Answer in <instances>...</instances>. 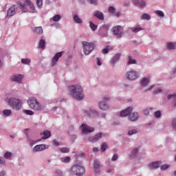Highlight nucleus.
Wrapping results in <instances>:
<instances>
[{
  "instance_id": "20e7f679",
  "label": "nucleus",
  "mask_w": 176,
  "mask_h": 176,
  "mask_svg": "<svg viewBox=\"0 0 176 176\" xmlns=\"http://www.w3.org/2000/svg\"><path fill=\"white\" fill-rule=\"evenodd\" d=\"M28 102L29 104L30 107L33 109L34 111H42V105L38 100L35 98H30Z\"/></svg>"
},
{
  "instance_id": "72a5a7b5",
  "label": "nucleus",
  "mask_w": 176,
  "mask_h": 176,
  "mask_svg": "<svg viewBox=\"0 0 176 176\" xmlns=\"http://www.w3.org/2000/svg\"><path fill=\"white\" fill-rule=\"evenodd\" d=\"M141 20H151V15L144 13L140 17Z\"/></svg>"
},
{
  "instance_id": "58836bf2",
  "label": "nucleus",
  "mask_w": 176,
  "mask_h": 176,
  "mask_svg": "<svg viewBox=\"0 0 176 176\" xmlns=\"http://www.w3.org/2000/svg\"><path fill=\"white\" fill-rule=\"evenodd\" d=\"M133 32H135V34H137V32H140V31H142V30H144V28H142V27H138V28H131Z\"/></svg>"
},
{
  "instance_id": "774afa93",
  "label": "nucleus",
  "mask_w": 176,
  "mask_h": 176,
  "mask_svg": "<svg viewBox=\"0 0 176 176\" xmlns=\"http://www.w3.org/2000/svg\"><path fill=\"white\" fill-rule=\"evenodd\" d=\"M115 16H116L117 17H119V16H120V12H116Z\"/></svg>"
},
{
  "instance_id": "09e8293b",
  "label": "nucleus",
  "mask_w": 176,
  "mask_h": 176,
  "mask_svg": "<svg viewBox=\"0 0 176 176\" xmlns=\"http://www.w3.org/2000/svg\"><path fill=\"white\" fill-rule=\"evenodd\" d=\"M172 129L176 130V118H174L172 121Z\"/></svg>"
},
{
  "instance_id": "13d9d810",
  "label": "nucleus",
  "mask_w": 176,
  "mask_h": 176,
  "mask_svg": "<svg viewBox=\"0 0 176 176\" xmlns=\"http://www.w3.org/2000/svg\"><path fill=\"white\" fill-rule=\"evenodd\" d=\"M153 87H155V85L150 86L147 89L144 90V93H146V91H151Z\"/></svg>"
},
{
  "instance_id": "393cba45",
  "label": "nucleus",
  "mask_w": 176,
  "mask_h": 176,
  "mask_svg": "<svg viewBox=\"0 0 176 176\" xmlns=\"http://www.w3.org/2000/svg\"><path fill=\"white\" fill-rule=\"evenodd\" d=\"M149 82H150L149 78H143L140 81V85L142 87H145L146 86H148Z\"/></svg>"
},
{
  "instance_id": "a211bd4d",
  "label": "nucleus",
  "mask_w": 176,
  "mask_h": 176,
  "mask_svg": "<svg viewBox=\"0 0 176 176\" xmlns=\"http://www.w3.org/2000/svg\"><path fill=\"white\" fill-rule=\"evenodd\" d=\"M161 165L162 161H155L148 165V168H150L151 170H155L156 168H159Z\"/></svg>"
},
{
  "instance_id": "2eb2a0df",
  "label": "nucleus",
  "mask_w": 176,
  "mask_h": 176,
  "mask_svg": "<svg viewBox=\"0 0 176 176\" xmlns=\"http://www.w3.org/2000/svg\"><path fill=\"white\" fill-rule=\"evenodd\" d=\"M133 112V107H127L126 109L122 111L120 113L121 118H126V116H129L130 113Z\"/></svg>"
},
{
  "instance_id": "c03bdc74",
  "label": "nucleus",
  "mask_w": 176,
  "mask_h": 176,
  "mask_svg": "<svg viewBox=\"0 0 176 176\" xmlns=\"http://www.w3.org/2000/svg\"><path fill=\"white\" fill-rule=\"evenodd\" d=\"M109 12L113 14L114 13H116V9L113 6H110L109 8Z\"/></svg>"
},
{
  "instance_id": "ddd939ff",
  "label": "nucleus",
  "mask_w": 176,
  "mask_h": 176,
  "mask_svg": "<svg viewBox=\"0 0 176 176\" xmlns=\"http://www.w3.org/2000/svg\"><path fill=\"white\" fill-rule=\"evenodd\" d=\"M63 54H64V51L58 52L55 54V56L52 58V67H54V65H56L58 61V58H60V57H63Z\"/></svg>"
},
{
  "instance_id": "aec40b11",
  "label": "nucleus",
  "mask_w": 176,
  "mask_h": 176,
  "mask_svg": "<svg viewBox=\"0 0 176 176\" xmlns=\"http://www.w3.org/2000/svg\"><path fill=\"white\" fill-rule=\"evenodd\" d=\"M133 5H139V6H141L142 8H144L146 6V3H145L144 0H132Z\"/></svg>"
},
{
  "instance_id": "cd10ccee",
  "label": "nucleus",
  "mask_w": 176,
  "mask_h": 176,
  "mask_svg": "<svg viewBox=\"0 0 176 176\" xmlns=\"http://www.w3.org/2000/svg\"><path fill=\"white\" fill-rule=\"evenodd\" d=\"M138 153V148H133L130 153V157L132 159H134V157H137Z\"/></svg>"
},
{
  "instance_id": "864d4df0",
  "label": "nucleus",
  "mask_w": 176,
  "mask_h": 176,
  "mask_svg": "<svg viewBox=\"0 0 176 176\" xmlns=\"http://www.w3.org/2000/svg\"><path fill=\"white\" fill-rule=\"evenodd\" d=\"M117 159H119V155H118V154L116 153V154H114L113 156L112 157L111 160H112L113 162H116V160H117Z\"/></svg>"
},
{
  "instance_id": "bb28decb",
  "label": "nucleus",
  "mask_w": 176,
  "mask_h": 176,
  "mask_svg": "<svg viewBox=\"0 0 176 176\" xmlns=\"http://www.w3.org/2000/svg\"><path fill=\"white\" fill-rule=\"evenodd\" d=\"M167 49L168 50H174L176 48V43L174 42H170L167 43Z\"/></svg>"
},
{
  "instance_id": "423d86ee",
  "label": "nucleus",
  "mask_w": 176,
  "mask_h": 176,
  "mask_svg": "<svg viewBox=\"0 0 176 176\" xmlns=\"http://www.w3.org/2000/svg\"><path fill=\"white\" fill-rule=\"evenodd\" d=\"M8 105L16 111L21 109V102L20 101V99L16 98H10L8 100Z\"/></svg>"
},
{
  "instance_id": "2f4dec72",
  "label": "nucleus",
  "mask_w": 176,
  "mask_h": 176,
  "mask_svg": "<svg viewBox=\"0 0 176 176\" xmlns=\"http://www.w3.org/2000/svg\"><path fill=\"white\" fill-rule=\"evenodd\" d=\"M22 64H25L26 65H30L31 64V59L30 58H22L21 59Z\"/></svg>"
},
{
  "instance_id": "338daca9",
  "label": "nucleus",
  "mask_w": 176,
  "mask_h": 176,
  "mask_svg": "<svg viewBox=\"0 0 176 176\" xmlns=\"http://www.w3.org/2000/svg\"><path fill=\"white\" fill-rule=\"evenodd\" d=\"M94 152H98V148L97 147L94 148Z\"/></svg>"
},
{
  "instance_id": "3c124183",
  "label": "nucleus",
  "mask_w": 176,
  "mask_h": 176,
  "mask_svg": "<svg viewBox=\"0 0 176 176\" xmlns=\"http://www.w3.org/2000/svg\"><path fill=\"white\" fill-rule=\"evenodd\" d=\"M98 0H87V1L91 5H97V2Z\"/></svg>"
},
{
  "instance_id": "f704fd0d",
  "label": "nucleus",
  "mask_w": 176,
  "mask_h": 176,
  "mask_svg": "<svg viewBox=\"0 0 176 176\" xmlns=\"http://www.w3.org/2000/svg\"><path fill=\"white\" fill-rule=\"evenodd\" d=\"M89 27L92 31H96L98 26L97 25L94 24V23L89 21Z\"/></svg>"
},
{
  "instance_id": "49530a36",
  "label": "nucleus",
  "mask_w": 176,
  "mask_h": 176,
  "mask_svg": "<svg viewBox=\"0 0 176 176\" xmlns=\"http://www.w3.org/2000/svg\"><path fill=\"white\" fill-rule=\"evenodd\" d=\"M109 52V45H107L106 48L103 49L102 52L103 54H108Z\"/></svg>"
},
{
  "instance_id": "e433bc0d",
  "label": "nucleus",
  "mask_w": 176,
  "mask_h": 176,
  "mask_svg": "<svg viewBox=\"0 0 176 176\" xmlns=\"http://www.w3.org/2000/svg\"><path fill=\"white\" fill-rule=\"evenodd\" d=\"M107 148H108V144H107V142L102 143L101 149L102 152H105Z\"/></svg>"
},
{
  "instance_id": "052dcab7",
  "label": "nucleus",
  "mask_w": 176,
  "mask_h": 176,
  "mask_svg": "<svg viewBox=\"0 0 176 176\" xmlns=\"http://www.w3.org/2000/svg\"><path fill=\"white\" fill-rule=\"evenodd\" d=\"M5 163V159L3 157H0V164H3Z\"/></svg>"
},
{
  "instance_id": "f3484780",
  "label": "nucleus",
  "mask_w": 176,
  "mask_h": 176,
  "mask_svg": "<svg viewBox=\"0 0 176 176\" xmlns=\"http://www.w3.org/2000/svg\"><path fill=\"white\" fill-rule=\"evenodd\" d=\"M140 116H138V113L137 112H131L128 116V120L131 122H136V120H138Z\"/></svg>"
},
{
  "instance_id": "5fc2aeb1",
  "label": "nucleus",
  "mask_w": 176,
  "mask_h": 176,
  "mask_svg": "<svg viewBox=\"0 0 176 176\" xmlns=\"http://www.w3.org/2000/svg\"><path fill=\"white\" fill-rule=\"evenodd\" d=\"M162 88H157L153 91V94H157L159 93H162Z\"/></svg>"
},
{
  "instance_id": "4be33fe9",
  "label": "nucleus",
  "mask_w": 176,
  "mask_h": 176,
  "mask_svg": "<svg viewBox=\"0 0 176 176\" xmlns=\"http://www.w3.org/2000/svg\"><path fill=\"white\" fill-rule=\"evenodd\" d=\"M94 17H97L99 20H104V14L100 11H95L94 14Z\"/></svg>"
},
{
  "instance_id": "0eeeda50",
  "label": "nucleus",
  "mask_w": 176,
  "mask_h": 176,
  "mask_svg": "<svg viewBox=\"0 0 176 176\" xmlns=\"http://www.w3.org/2000/svg\"><path fill=\"white\" fill-rule=\"evenodd\" d=\"M81 129V134L86 135V134H89L90 133H94V128L89 126V125L86 124H82L80 126Z\"/></svg>"
},
{
  "instance_id": "7ed1b4c3",
  "label": "nucleus",
  "mask_w": 176,
  "mask_h": 176,
  "mask_svg": "<svg viewBox=\"0 0 176 176\" xmlns=\"http://www.w3.org/2000/svg\"><path fill=\"white\" fill-rule=\"evenodd\" d=\"M83 53L85 56H89L93 50H94V44L93 43H89L87 41H82Z\"/></svg>"
},
{
  "instance_id": "6e6d98bb",
  "label": "nucleus",
  "mask_w": 176,
  "mask_h": 176,
  "mask_svg": "<svg viewBox=\"0 0 176 176\" xmlns=\"http://www.w3.org/2000/svg\"><path fill=\"white\" fill-rule=\"evenodd\" d=\"M69 162H71V157H66L63 160V162H64V163H69Z\"/></svg>"
},
{
  "instance_id": "473e14b6",
  "label": "nucleus",
  "mask_w": 176,
  "mask_h": 176,
  "mask_svg": "<svg viewBox=\"0 0 176 176\" xmlns=\"http://www.w3.org/2000/svg\"><path fill=\"white\" fill-rule=\"evenodd\" d=\"M74 20L76 21V23H78V24H82L83 23V20H82L78 15H74Z\"/></svg>"
},
{
  "instance_id": "c85d7f7f",
  "label": "nucleus",
  "mask_w": 176,
  "mask_h": 176,
  "mask_svg": "<svg viewBox=\"0 0 176 176\" xmlns=\"http://www.w3.org/2000/svg\"><path fill=\"white\" fill-rule=\"evenodd\" d=\"M168 100H171L173 98V105L174 107H176V94H169L167 96Z\"/></svg>"
},
{
  "instance_id": "a18cd8bd",
  "label": "nucleus",
  "mask_w": 176,
  "mask_h": 176,
  "mask_svg": "<svg viewBox=\"0 0 176 176\" xmlns=\"http://www.w3.org/2000/svg\"><path fill=\"white\" fill-rule=\"evenodd\" d=\"M61 152L63 153H69V148H67V147H62L60 149Z\"/></svg>"
},
{
  "instance_id": "603ef678",
  "label": "nucleus",
  "mask_w": 176,
  "mask_h": 176,
  "mask_svg": "<svg viewBox=\"0 0 176 176\" xmlns=\"http://www.w3.org/2000/svg\"><path fill=\"white\" fill-rule=\"evenodd\" d=\"M11 156H12V153L10 152H6L4 154L5 159H9V157H10Z\"/></svg>"
},
{
  "instance_id": "9d476101",
  "label": "nucleus",
  "mask_w": 176,
  "mask_h": 176,
  "mask_svg": "<svg viewBox=\"0 0 176 176\" xmlns=\"http://www.w3.org/2000/svg\"><path fill=\"white\" fill-rule=\"evenodd\" d=\"M108 30H109V25H104L100 27V29L98 31L99 35L102 36V38H106V36H108Z\"/></svg>"
},
{
  "instance_id": "8fccbe9b",
  "label": "nucleus",
  "mask_w": 176,
  "mask_h": 176,
  "mask_svg": "<svg viewBox=\"0 0 176 176\" xmlns=\"http://www.w3.org/2000/svg\"><path fill=\"white\" fill-rule=\"evenodd\" d=\"M170 167V165L168 164H164L161 166L162 171H164V170H167Z\"/></svg>"
},
{
  "instance_id": "c9c22d12",
  "label": "nucleus",
  "mask_w": 176,
  "mask_h": 176,
  "mask_svg": "<svg viewBox=\"0 0 176 176\" xmlns=\"http://www.w3.org/2000/svg\"><path fill=\"white\" fill-rule=\"evenodd\" d=\"M4 116H10L12 115V110L6 109L3 111Z\"/></svg>"
},
{
  "instance_id": "dca6fc26",
  "label": "nucleus",
  "mask_w": 176,
  "mask_h": 176,
  "mask_svg": "<svg viewBox=\"0 0 176 176\" xmlns=\"http://www.w3.org/2000/svg\"><path fill=\"white\" fill-rule=\"evenodd\" d=\"M102 135V133H99L96 134L94 136H90L88 140L89 141V142H97V141L100 140V138H101Z\"/></svg>"
},
{
  "instance_id": "1a4fd4ad",
  "label": "nucleus",
  "mask_w": 176,
  "mask_h": 176,
  "mask_svg": "<svg viewBox=\"0 0 176 176\" xmlns=\"http://www.w3.org/2000/svg\"><path fill=\"white\" fill-rule=\"evenodd\" d=\"M113 34L116 35L117 38H122L123 35V27L117 25L113 28Z\"/></svg>"
},
{
  "instance_id": "7c9ffc66",
  "label": "nucleus",
  "mask_w": 176,
  "mask_h": 176,
  "mask_svg": "<svg viewBox=\"0 0 176 176\" xmlns=\"http://www.w3.org/2000/svg\"><path fill=\"white\" fill-rule=\"evenodd\" d=\"M45 46H46V41H45V39L42 38L39 43V47L41 49H43V50H44Z\"/></svg>"
},
{
  "instance_id": "79ce46f5",
  "label": "nucleus",
  "mask_w": 176,
  "mask_h": 176,
  "mask_svg": "<svg viewBox=\"0 0 176 176\" xmlns=\"http://www.w3.org/2000/svg\"><path fill=\"white\" fill-rule=\"evenodd\" d=\"M128 64H135V63H137V61L135 60V59H133V58H131V56H129L128 57Z\"/></svg>"
},
{
  "instance_id": "f257e3e1",
  "label": "nucleus",
  "mask_w": 176,
  "mask_h": 176,
  "mask_svg": "<svg viewBox=\"0 0 176 176\" xmlns=\"http://www.w3.org/2000/svg\"><path fill=\"white\" fill-rule=\"evenodd\" d=\"M69 94L72 95L73 98L81 100L85 98V92L83 88L79 85H74L69 87Z\"/></svg>"
},
{
  "instance_id": "b1692460",
  "label": "nucleus",
  "mask_w": 176,
  "mask_h": 176,
  "mask_svg": "<svg viewBox=\"0 0 176 176\" xmlns=\"http://www.w3.org/2000/svg\"><path fill=\"white\" fill-rule=\"evenodd\" d=\"M120 56H122V54H116L115 56L112 58L111 64H113V65H115V64H116V63L119 61V60L120 59Z\"/></svg>"
},
{
  "instance_id": "412c9836",
  "label": "nucleus",
  "mask_w": 176,
  "mask_h": 176,
  "mask_svg": "<svg viewBox=\"0 0 176 176\" xmlns=\"http://www.w3.org/2000/svg\"><path fill=\"white\" fill-rule=\"evenodd\" d=\"M23 79V76L20 74H17L14 76L12 78L11 80L12 82H18V83H21V80Z\"/></svg>"
},
{
  "instance_id": "6e6552de",
  "label": "nucleus",
  "mask_w": 176,
  "mask_h": 176,
  "mask_svg": "<svg viewBox=\"0 0 176 176\" xmlns=\"http://www.w3.org/2000/svg\"><path fill=\"white\" fill-rule=\"evenodd\" d=\"M110 98L108 96H104L102 98V101L99 102V107L102 111H108L109 109V105L107 104V101H109Z\"/></svg>"
},
{
  "instance_id": "9b49d317",
  "label": "nucleus",
  "mask_w": 176,
  "mask_h": 176,
  "mask_svg": "<svg viewBox=\"0 0 176 176\" xmlns=\"http://www.w3.org/2000/svg\"><path fill=\"white\" fill-rule=\"evenodd\" d=\"M19 10V6L13 5L7 11V16L8 17H12V16H14L16 12Z\"/></svg>"
},
{
  "instance_id": "c756f323",
  "label": "nucleus",
  "mask_w": 176,
  "mask_h": 176,
  "mask_svg": "<svg viewBox=\"0 0 176 176\" xmlns=\"http://www.w3.org/2000/svg\"><path fill=\"white\" fill-rule=\"evenodd\" d=\"M34 32H36V34H43V29L42 28V27H36L34 30H33Z\"/></svg>"
},
{
  "instance_id": "a19ab883",
  "label": "nucleus",
  "mask_w": 176,
  "mask_h": 176,
  "mask_svg": "<svg viewBox=\"0 0 176 176\" xmlns=\"http://www.w3.org/2000/svg\"><path fill=\"white\" fill-rule=\"evenodd\" d=\"M160 116H162V111H157L154 113V118H155L156 119H159Z\"/></svg>"
},
{
  "instance_id": "4d7b16f0",
  "label": "nucleus",
  "mask_w": 176,
  "mask_h": 176,
  "mask_svg": "<svg viewBox=\"0 0 176 176\" xmlns=\"http://www.w3.org/2000/svg\"><path fill=\"white\" fill-rule=\"evenodd\" d=\"M43 3L42 0H37L36 1V5L38 8H41V6H42Z\"/></svg>"
},
{
  "instance_id": "a878e982",
  "label": "nucleus",
  "mask_w": 176,
  "mask_h": 176,
  "mask_svg": "<svg viewBox=\"0 0 176 176\" xmlns=\"http://www.w3.org/2000/svg\"><path fill=\"white\" fill-rule=\"evenodd\" d=\"M42 134L43 135V137L42 138L43 140H47V138H50L52 135L50 131L47 130L44 131L43 133H41V135Z\"/></svg>"
},
{
  "instance_id": "39448f33",
  "label": "nucleus",
  "mask_w": 176,
  "mask_h": 176,
  "mask_svg": "<svg viewBox=\"0 0 176 176\" xmlns=\"http://www.w3.org/2000/svg\"><path fill=\"white\" fill-rule=\"evenodd\" d=\"M71 173L74 175L82 176L86 173V170L83 166L75 164L72 167Z\"/></svg>"
},
{
  "instance_id": "0e129e2a",
  "label": "nucleus",
  "mask_w": 176,
  "mask_h": 176,
  "mask_svg": "<svg viewBox=\"0 0 176 176\" xmlns=\"http://www.w3.org/2000/svg\"><path fill=\"white\" fill-rule=\"evenodd\" d=\"M6 174L5 170L0 172V176H3Z\"/></svg>"
},
{
  "instance_id": "f8f14e48",
  "label": "nucleus",
  "mask_w": 176,
  "mask_h": 176,
  "mask_svg": "<svg viewBox=\"0 0 176 176\" xmlns=\"http://www.w3.org/2000/svg\"><path fill=\"white\" fill-rule=\"evenodd\" d=\"M126 76L129 80H135L138 78V74L137 72L132 70L126 72Z\"/></svg>"
},
{
  "instance_id": "ea45409f",
  "label": "nucleus",
  "mask_w": 176,
  "mask_h": 176,
  "mask_svg": "<svg viewBox=\"0 0 176 176\" xmlns=\"http://www.w3.org/2000/svg\"><path fill=\"white\" fill-rule=\"evenodd\" d=\"M138 133V131L137 129L129 130L128 132L129 135H134V134Z\"/></svg>"
},
{
  "instance_id": "6ab92c4d",
  "label": "nucleus",
  "mask_w": 176,
  "mask_h": 176,
  "mask_svg": "<svg viewBox=\"0 0 176 176\" xmlns=\"http://www.w3.org/2000/svg\"><path fill=\"white\" fill-rule=\"evenodd\" d=\"M46 149V145L45 144H38L34 147L33 152H41Z\"/></svg>"
},
{
  "instance_id": "bf43d9fd",
  "label": "nucleus",
  "mask_w": 176,
  "mask_h": 176,
  "mask_svg": "<svg viewBox=\"0 0 176 176\" xmlns=\"http://www.w3.org/2000/svg\"><path fill=\"white\" fill-rule=\"evenodd\" d=\"M144 115H146V116L149 115V109H145L144 110Z\"/></svg>"
},
{
  "instance_id": "5701e85b",
  "label": "nucleus",
  "mask_w": 176,
  "mask_h": 176,
  "mask_svg": "<svg viewBox=\"0 0 176 176\" xmlns=\"http://www.w3.org/2000/svg\"><path fill=\"white\" fill-rule=\"evenodd\" d=\"M100 167L101 165L100 164V162L95 160L94 164V168H95V172L98 174L100 173Z\"/></svg>"
},
{
  "instance_id": "37998d69",
  "label": "nucleus",
  "mask_w": 176,
  "mask_h": 176,
  "mask_svg": "<svg viewBox=\"0 0 176 176\" xmlns=\"http://www.w3.org/2000/svg\"><path fill=\"white\" fill-rule=\"evenodd\" d=\"M155 14H157L159 17H163L164 16V12L163 11L157 10L155 11Z\"/></svg>"
},
{
  "instance_id": "680f3d73",
  "label": "nucleus",
  "mask_w": 176,
  "mask_h": 176,
  "mask_svg": "<svg viewBox=\"0 0 176 176\" xmlns=\"http://www.w3.org/2000/svg\"><path fill=\"white\" fill-rule=\"evenodd\" d=\"M98 65H101V60H100V58H96Z\"/></svg>"
},
{
  "instance_id": "e2e57ef3",
  "label": "nucleus",
  "mask_w": 176,
  "mask_h": 176,
  "mask_svg": "<svg viewBox=\"0 0 176 176\" xmlns=\"http://www.w3.org/2000/svg\"><path fill=\"white\" fill-rule=\"evenodd\" d=\"M54 144L56 146H58V142H57V140H54Z\"/></svg>"
},
{
  "instance_id": "de8ad7c7",
  "label": "nucleus",
  "mask_w": 176,
  "mask_h": 176,
  "mask_svg": "<svg viewBox=\"0 0 176 176\" xmlns=\"http://www.w3.org/2000/svg\"><path fill=\"white\" fill-rule=\"evenodd\" d=\"M24 113H25L26 115H30V116L34 115V111H31V110H24L23 111Z\"/></svg>"
},
{
  "instance_id": "4468645a",
  "label": "nucleus",
  "mask_w": 176,
  "mask_h": 176,
  "mask_svg": "<svg viewBox=\"0 0 176 176\" xmlns=\"http://www.w3.org/2000/svg\"><path fill=\"white\" fill-rule=\"evenodd\" d=\"M83 112L86 113L87 116H89V118H97V116H98V113L94 109H90L89 110H84Z\"/></svg>"
},
{
  "instance_id": "f03ea898",
  "label": "nucleus",
  "mask_w": 176,
  "mask_h": 176,
  "mask_svg": "<svg viewBox=\"0 0 176 176\" xmlns=\"http://www.w3.org/2000/svg\"><path fill=\"white\" fill-rule=\"evenodd\" d=\"M18 8L22 10L23 13H27L28 12V6L31 9V10H35V6H34V3L31 2L30 0H25V3H21V2H17Z\"/></svg>"
},
{
  "instance_id": "4c0bfd02",
  "label": "nucleus",
  "mask_w": 176,
  "mask_h": 176,
  "mask_svg": "<svg viewBox=\"0 0 176 176\" xmlns=\"http://www.w3.org/2000/svg\"><path fill=\"white\" fill-rule=\"evenodd\" d=\"M53 21H60L61 20V16L60 14H56L52 17Z\"/></svg>"
},
{
  "instance_id": "69168bd1",
  "label": "nucleus",
  "mask_w": 176,
  "mask_h": 176,
  "mask_svg": "<svg viewBox=\"0 0 176 176\" xmlns=\"http://www.w3.org/2000/svg\"><path fill=\"white\" fill-rule=\"evenodd\" d=\"M172 72H173V74H175V72H176V66L173 68Z\"/></svg>"
}]
</instances>
